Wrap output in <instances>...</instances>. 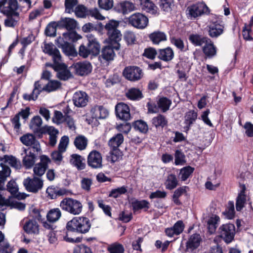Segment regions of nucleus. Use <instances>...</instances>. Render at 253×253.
Wrapping results in <instances>:
<instances>
[{"instance_id":"nucleus-1","label":"nucleus","mask_w":253,"mask_h":253,"mask_svg":"<svg viewBox=\"0 0 253 253\" xmlns=\"http://www.w3.org/2000/svg\"><path fill=\"white\" fill-rule=\"evenodd\" d=\"M91 227V223L88 218L84 217H75L68 221L66 224L68 231L86 233Z\"/></svg>"},{"instance_id":"nucleus-2","label":"nucleus","mask_w":253,"mask_h":253,"mask_svg":"<svg viewBox=\"0 0 253 253\" xmlns=\"http://www.w3.org/2000/svg\"><path fill=\"white\" fill-rule=\"evenodd\" d=\"M61 208L72 214L78 215L81 213L83 205L80 201L70 198L64 199L60 203Z\"/></svg>"},{"instance_id":"nucleus-3","label":"nucleus","mask_w":253,"mask_h":253,"mask_svg":"<svg viewBox=\"0 0 253 253\" xmlns=\"http://www.w3.org/2000/svg\"><path fill=\"white\" fill-rule=\"evenodd\" d=\"M119 22L115 20H110L104 26L107 34L112 42H119L121 40L122 34L118 29Z\"/></svg>"},{"instance_id":"nucleus-4","label":"nucleus","mask_w":253,"mask_h":253,"mask_svg":"<svg viewBox=\"0 0 253 253\" xmlns=\"http://www.w3.org/2000/svg\"><path fill=\"white\" fill-rule=\"evenodd\" d=\"M21 142L27 146H30L27 149L31 150L37 154L42 152V148L39 141L36 139V137L32 134L27 133L20 138Z\"/></svg>"},{"instance_id":"nucleus-5","label":"nucleus","mask_w":253,"mask_h":253,"mask_svg":"<svg viewBox=\"0 0 253 253\" xmlns=\"http://www.w3.org/2000/svg\"><path fill=\"white\" fill-rule=\"evenodd\" d=\"M17 0H0V12L4 15L19 13Z\"/></svg>"},{"instance_id":"nucleus-6","label":"nucleus","mask_w":253,"mask_h":253,"mask_svg":"<svg viewBox=\"0 0 253 253\" xmlns=\"http://www.w3.org/2000/svg\"><path fill=\"white\" fill-rule=\"evenodd\" d=\"M149 20L144 14L136 12L131 15L128 18V23L133 27L143 29L146 28L148 24Z\"/></svg>"},{"instance_id":"nucleus-7","label":"nucleus","mask_w":253,"mask_h":253,"mask_svg":"<svg viewBox=\"0 0 253 253\" xmlns=\"http://www.w3.org/2000/svg\"><path fill=\"white\" fill-rule=\"evenodd\" d=\"M23 184L28 191L37 193L42 188L43 181L37 177H34L33 178L28 177L24 180Z\"/></svg>"},{"instance_id":"nucleus-8","label":"nucleus","mask_w":253,"mask_h":253,"mask_svg":"<svg viewBox=\"0 0 253 253\" xmlns=\"http://www.w3.org/2000/svg\"><path fill=\"white\" fill-rule=\"evenodd\" d=\"M220 236L226 243H229L234 239L235 227L233 224H223L219 228Z\"/></svg>"},{"instance_id":"nucleus-9","label":"nucleus","mask_w":253,"mask_h":253,"mask_svg":"<svg viewBox=\"0 0 253 253\" xmlns=\"http://www.w3.org/2000/svg\"><path fill=\"white\" fill-rule=\"evenodd\" d=\"M188 14L191 18H196L203 14H208L210 9L204 2H199L188 7Z\"/></svg>"},{"instance_id":"nucleus-10","label":"nucleus","mask_w":253,"mask_h":253,"mask_svg":"<svg viewBox=\"0 0 253 253\" xmlns=\"http://www.w3.org/2000/svg\"><path fill=\"white\" fill-rule=\"evenodd\" d=\"M124 76L130 81H137L143 76L142 70L137 66H128L123 71Z\"/></svg>"},{"instance_id":"nucleus-11","label":"nucleus","mask_w":253,"mask_h":253,"mask_svg":"<svg viewBox=\"0 0 253 253\" xmlns=\"http://www.w3.org/2000/svg\"><path fill=\"white\" fill-rule=\"evenodd\" d=\"M40 159V162L36 164L34 167L33 171L35 175L41 176L45 173L51 160L48 156L44 155H41Z\"/></svg>"},{"instance_id":"nucleus-12","label":"nucleus","mask_w":253,"mask_h":253,"mask_svg":"<svg viewBox=\"0 0 253 253\" xmlns=\"http://www.w3.org/2000/svg\"><path fill=\"white\" fill-rule=\"evenodd\" d=\"M70 68L80 76H84L90 73L92 70L91 64L87 61L78 62L73 64Z\"/></svg>"},{"instance_id":"nucleus-13","label":"nucleus","mask_w":253,"mask_h":253,"mask_svg":"<svg viewBox=\"0 0 253 253\" xmlns=\"http://www.w3.org/2000/svg\"><path fill=\"white\" fill-rule=\"evenodd\" d=\"M113 45H109L105 46L102 50L101 57L106 61L113 60L115 53L114 49L118 50L120 48V44L119 42H113Z\"/></svg>"},{"instance_id":"nucleus-14","label":"nucleus","mask_w":253,"mask_h":253,"mask_svg":"<svg viewBox=\"0 0 253 253\" xmlns=\"http://www.w3.org/2000/svg\"><path fill=\"white\" fill-rule=\"evenodd\" d=\"M61 60L58 62H54V70L57 72L56 76L59 79L66 81L71 78L72 75L65 64L61 63Z\"/></svg>"},{"instance_id":"nucleus-15","label":"nucleus","mask_w":253,"mask_h":253,"mask_svg":"<svg viewBox=\"0 0 253 253\" xmlns=\"http://www.w3.org/2000/svg\"><path fill=\"white\" fill-rule=\"evenodd\" d=\"M42 48L45 53L48 54L52 57L53 62H58L59 61H61V56L60 53L53 43L44 42Z\"/></svg>"},{"instance_id":"nucleus-16","label":"nucleus","mask_w":253,"mask_h":253,"mask_svg":"<svg viewBox=\"0 0 253 253\" xmlns=\"http://www.w3.org/2000/svg\"><path fill=\"white\" fill-rule=\"evenodd\" d=\"M102 158L101 154L96 151H91L87 157V164L94 169L100 168L102 166Z\"/></svg>"},{"instance_id":"nucleus-17","label":"nucleus","mask_w":253,"mask_h":253,"mask_svg":"<svg viewBox=\"0 0 253 253\" xmlns=\"http://www.w3.org/2000/svg\"><path fill=\"white\" fill-rule=\"evenodd\" d=\"M117 116L121 120L127 121L130 119V110L126 104L123 102L118 103L115 107Z\"/></svg>"},{"instance_id":"nucleus-18","label":"nucleus","mask_w":253,"mask_h":253,"mask_svg":"<svg viewBox=\"0 0 253 253\" xmlns=\"http://www.w3.org/2000/svg\"><path fill=\"white\" fill-rule=\"evenodd\" d=\"M115 8L118 12L123 14H127L137 9L135 4L128 0H125L118 3Z\"/></svg>"},{"instance_id":"nucleus-19","label":"nucleus","mask_w":253,"mask_h":253,"mask_svg":"<svg viewBox=\"0 0 253 253\" xmlns=\"http://www.w3.org/2000/svg\"><path fill=\"white\" fill-rule=\"evenodd\" d=\"M62 36V37H59L56 40V43L60 48L68 42V41L75 42L81 38V37L75 32H68L63 33Z\"/></svg>"},{"instance_id":"nucleus-20","label":"nucleus","mask_w":253,"mask_h":253,"mask_svg":"<svg viewBox=\"0 0 253 253\" xmlns=\"http://www.w3.org/2000/svg\"><path fill=\"white\" fill-rule=\"evenodd\" d=\"M88 41L87 46L91 55L96 56L100 51V45L97 39L92 34H88L86 36Z\"/></svg>"},{"instance_id":"nucleus-21","label":"nucleus","mask_w":253,"mask_h":253,"mask_svg":"<svg viewBox=\"0 0 253 253\" xmlns=\"http://www.w3.org/2000/svg\"><path fill=\"white\" fill-rule=\"evenodd\" d=\"M208 28L209 34L211 38H217L223 33L224 30V26L219 21L211 22Z\"/></svg>"},{"instance_id":"nucleus-22","label":"nucleus","mask_w":253,"mask_h":253,"mask_svg":"<svg viewBox=\"0 0 253 253\" xmlns=\"http://www.w3.org/2000/svg\"><path fill=\"white\" fill-rule=\"evenodd\" d=\"M73 101L74 105L78 107H84L88 102L87 95L83 91L76 92L73 96Z\"/></svg>"},{"instance_id":"nucleus-23","label":"nucleus","mask_w":253,"mask_h":253,"mask_svg":"<svg viewBox=\"0 0 253 253\" xmlns=\"http://www.w3.org/2000/svg\"><path fill=\"white\" fill-rule=\"evenodd\" d=\"M91 117L96 120L105 119L108 116V111L102 106L96 105L90 110Z\"/></svg>"},{"instance_id":"nucleus-24","label":"nucleus","mask_w":253,"mask_h":253,"mask_svg":"<svg viewBox=\"0 0 253 253\" xmlns=\"http://www.w3.org/2000/svg\"><path fill=\"white\" fill-rule=\"evenodd\" d=\"M142 9L153 15H158V7L150 0H139Z\"/></svg>"},{"instance_id":"nucleus-25","label":"nucleus","mask_w":253,"mask_h":253,"mask_svg":"<svg viewBox=\"0 0 253 253\" xmlns=\"http://www.w3.org/2000/svg\"><path fill=\"white\" fill-rule=\"evenodd\" d=\"M28 151L27 149H25L24 151L26 155L23 157L22 162L23 166L26 169H30L34 166L36 162V156L34 154L35 152L32 150L27 153Z\"/></svg>"},{"instance_id":"nucleus-26","label":"nucleus","mask_w":253,"mask_h":253,"mask_svg":"<svg viewBox=\"0 0 253 253\" xmlns=\"http://www.w3.org/2000/svg\"><path fill=\"white\" fill-rule=\"evenodd\" d=\"M45 90L44 86H42V84L40 82H36L34 84V88L31 94H24L23 95V98L25 100L30 101L35 100L37 99L38 95L42 91Z\"/></svg>"},{"instance_id":"nucleus-27","label":"nucleus","mask_w":253,"mask_h":253,"mask_svg":"<svg viewBox=\"0 0 253 253\" xmlns=\"http://www.w3.org/2000/svg\"><path fill=\"white\" fill-rule=\"evenodd\" d=\"M23 229L27 233L29 234L37 235L40 232L38 222L33 219L26 221L23 226Z\"/></svg>"},{"instance_id":"nucleus-28","label":"nucleus","mask_w":253,"mask_h":253,"mask_svg":"<svg viewBox=\"0 0 253 253\" xmlns=\"http://www.w3.org/2000/svg\"><path fill=\"white\" fill-rule=\"evenodd\" d=\"M6 18L4 20V25L6 27L14 28L17 27L20 21V14L5 15Z\"/></svg>"},{"instance_id":"nucleus-29","label":"nucleus","mask_w":253,"mask_h":253,"mask_svg":"<svg viewBox=\"0 0 253 253\" xmlns=\"http://www.w3.org/2000/svg\"><path fill=\"white\" fill-rule=\"evenodd\" d=\"M7 189L11 195L18 200L24 199L26 197L24 193L18 192V186L14 181L10 180L8 182L7 184Z\"/></svg>"},{"instance_id":"nucleus-30","label":"nucleus","mask_w":253,"mask_h":253,"mask_svg":"<svg viewBox=\"0 0 253 253\" xmlns=\"http://www.w3.org/2000/svg\"><path fill=\"white\" fill-rule=\"evenodd\" d=\"M11 173V169L8 166L0 164V190L3 189L4 183L6 179Z\"/></svg>"},{"instance_id":"nucleus-31","label":"nucleus","mask_w":253,"mask_h":253,"mask_svg":"<svg viewBox=\"0 0 253 253\" xmlns=\"http://www.w3.org/2000/svg\"><path fill=\"white\" fill-rule=\"evenodd\" d=\"M42 118L39 116H36L31 120L29 126L34 132L42 133Z\"/></svg>"},{"instance_id":"nucleus-32","label":"nucleus","mask_w":253,"mask_h":253,"mask_svg":"<svg viewBox=\"0 0 253 253\" xmlns=\"http://www.w3.org/2000/svg\"><path fill=\"white\" fill-rule=\"evenodd\" d=\"M201 241V238L199 234H194L189 238L186 243L187 250L193 251L197 249L200 245Z\"/></svg>"},{"instance_id":"nucleus-33","label":"nucleus","mask_w":253,"mask_h":253,"mask_svg":"<svg viewBox=\"0 0 253 253\" xmlns=\"http://www.w3.org/2000/svg\"><path fill=\"white\" fill-rule=\"evenodd\" d=\"M0 161L3 165H9L16 169H20L21 167L20 161L12 156L5 155L0 158Z\"/></svg>"},{"instance_id":"nucleus-34","label":"nucleus","mask_w":253,"mask_h":253,"mask_svg":"<svg viewBox=\"0 0 253 253\" xmlns=\"http://www.w3.org/2000/svg\"><path fill=\"white\" fill-rule=\"evenodd\" d=\"M77 22L73 18H63L58 22V26L65 28L68 30H74L76 28Z\"/></svg>"},{"instance_id":"nucleus-35","label":"nucleus","mask_w":253,"mask_h":253,"mask_svg":"<svg viewBox=\"0 0 253 253\" xmlns=\"http://www.w3.org/2000/svg\"><path fill=\"white\" fill-rule=\"evenodd\" d=\"M174 57V52L170 47H167L161 49L158 52V57L164 61H169L171 60Z\"/></svg>"},{"instance_id":"nucleus-36","label":"nucleus","mask_w":253,"mask_h":253,"mask_svg":"<svg viewBox=\"0 0 253 253\" xmlns=\"http://www.w3.org/2000/svg\"><path fill=\"white\" fill-rule=\"evenodd\" d=\"M47 133L49 135V144L51 146H54L57 142V135L59 133V131L53 126H45Z\"/></svg>"},{"instance_id":"nucleus-37","label":"nucleus","mask_w":253,"mask_h":253,"mask_svg":"<svg viewBox=\"0 0 253 253\" xmlns=\"http://www.w3.org/2000/svg\"><path fill=\"white\" fill-rule=\"evenodd\" d=\"M84 159L77 154H73L71 156L70 163L76 167L78 169L82 170L85 168V164L84 162Z\"/></svg>"},{"instance_id":"nucleus-38","label":"nucleus","mask_w":253,"mask_h":253,"mask_svg":"<svg viewBox=\"0 0 253 253\" xmlns=\"http://www.w3.org/2000/svg\"><path fill=\"white\" fill-rule=\"evenodd\" d=\"M205 45L203 48V51L205 54L208 57L211 58L216 54V47L211 41L209 39V41L206 42Z\"/></svg>"},{"instance_id":"nucleus-39","label":"nucleus","mask_w":253,"mask_h":253,"mask_svg":"<svg viewBox=\"0 0 253 253\" xmlns=\"http://www.w3.org/2000/svg\"><path fill=\"white\" fill-rule=\"evenodd\" d=\"M61 216V212L58 208L50 210L46 214L48 221L50 223H54L58 221Z\"/></svg>"},{"instance_id":"nucleus-40","label":"nucleus","mask_w":253,"mask_h":253,"mask_svg":"<svg viewBox=\"0 0 253 253\" xmlns=\"http://www.w3.org/2000/svg\"><path fill=\"white\" fill-rule=\"evenodd\" d=\"M152 124L156 128H163L168 125V120L165 116L159 114L156 117H154L151 121Z\"/></svg>"},{"instance_id":"nucleus-41","label":"nucleus","mask_w":253,"mask_h":253,"mask_svg":"<svg viewBox=\"0 0 253 253\" xmlns=\"http://www.w3.org/2000/svg\"><path fill=\"white\" fill-rule=\"evenodd\" d=\"M124 140L123 134L118 133L109 140L108 144L112 149H117L123 143Z\"/></svg>"},{"instance_id":"nucleus-42","label":"nucleus","mask_w":253,"mask_h":253,"mask_svg":"<svg viewBox=\"0 0 253 253\" xmlns=\"http://www.w3.org/2000/svg\"><path fill=\"white\" fill-rule=\"evenodd\" d=\"M197 118V114L194 111H190L186 114L184 123L186 126L184 127L186 130L189 129L191 125L196 121Z\"/></svg>"},{"instance_id":"nucleus-43","label":"nucleus","mask_w":253,"mask_h":253,"mask_svg":"<svg viewBox=\"0 0 253 253\" xmlns=\"http://www.w3.org/2000/svg\"><path fill=\"white\" fill-rule=\"evenodd\" d=\"M219 221V217L216 215H212L208 219L207 222L208 228L209 232L211 234L215 232V230L218 226V222Z\"/></svg>"},{"instance_id":"nucleus-44","label":"nucleus","mask_w":253,"mask_h":253,"mask_svg":"<svg viewBox=\"0 0 253 253\" xmlns=\"http://www.w3.org/2000/svg\"><path fill=\"white\" fill-rule=\"evenodd\" d=\"M189 41L196 46H201L206 42L209 41L207 37H203L198 34H192L189 36Z\"/></svg>"},{"instance_id":"nucleus-45","label":"nucleus","mask_w":253,"mask_h":253,"mask_svg":"<svg viewBox=\"0 0 253 253\" xmlns=\"http://www.w3.org/2000/svg\"><path fill=\"white\" fill-rule=\"evenodd\" d=\"M187 186H182L176 189L172 196V201L176 205H180L181 202L179 200V198L182 195L186 193Z\"/></svg>"},{"instance_id":"nucleus-46","label":"nucleus","mask_w":253,"mask_h":253,"mask_svg":"<svg viewBox=\"0 0 253 253\" xmlns=\"http://www.w3.org/2000/svg\"><path fill=\"white\" fill-rule=\"evenodd\" d=\"M149 38L155 44H159L160 42L165 41L167 36L164 32L158 31L151 34Z\"/></svg>"},{"instance_id":"nucleus-47","label":"nucleus","mask_w":253,"mask_h":253,"mask_svg":"<svg viewBox=\"0 0 253 253\" xmlns=\"http://www.w3.org/2000/svg\"><path fill=\"white\" fill-rule=\"evenodd\" d=\"M73 13L78 18H84L88 16V9L84 5L79 4Z\"/></svg>"},{"instance_id":"nucleus-48","label":"nucleus","mask_w":253,"mask_h":253,"mask_svg":"<svg viewBox=\"0 0 253 253\" xmlns=\"http://www.w3.org/2000/svg\"><path fill=\"white\" fill-rule=\"evenodd\" d=\"M167 189L172 190L175 188L178 185V180L176 176L173 174H169L165 183Z\"/></svg>"},{"instance_id":"nucleus-49","label":"nucleus","mask_w":253,"mask_h":253,"mask_svg":"<svg viewBox=\"0 0 253 253\" xmlns=\"http://www.w3.org/2000/svg\"><path fill=\"white\" fill-rule=\"evenodd\" d=\"M246 202V196L244 190L241 191L236 199V209L237 211H241L245 206Z\"/></svg>"},{"instance_id":"nucleus-50","label":"nucleus","mask_w":253,"mask_h":253,"mask_svg":"<svg viewBox=\"0 0 253 253\" xmlns=\"http://www.w3.org/2000/svg\"><path fill=\"white\" fill-rule=\"evenodd\" d=\"M171 104V101L167 97H161L158 102V106L163 112H166L169 110Z\"/></svg>"},{"instance_id":"nucleus-51","label":"nucleus","mask_w":253,"mask_h":253,"mask_svg":"<svg viewBox=\"0 0 253 253\" xmlns=\"http://www.w3.org/2000/svg\"><path fill=\"white\" fill-rule=\"evenodd\" d=\"M74 144L76 148L80 150L85 149L87 144V139L84 136L79 135L75 138Z\"/></svg>"},{"instance_id":"nucleus-52","label":"nucleus","mask_w":253,"mask_h":253,"mask_svg":"<svg viewBox=\"0 0 253 253\" xmlns=\"http://www.w3.org/2000/svg\"><path fill=\"white\" fill-rule=\"evenodd\" d=\"M158 4L161 10L166 12H170L173 6L172 0H159Z\"/></svg>"},{"instance_id":"nucleus-53","label":"nucleus","mask_w":253,"mask_h":253,"mask_svg":"<svg viewBox=\"0 0 253 253\" xmlns=\"http://www.w3.org/2000/svg\"><path fill=\"white\" fill-rule=\"evenodd\" d=\"M126 96L131 100H137L142 98V94L137 88H132L126 93Z\"/></svg>"},{"instance_id":"nucleus-54","label":"nucleus","mask_w":253,"mask_h":253,"mask_svg":"<svg viewBox=\"0 0 253 253\" xmlns=\"http://www.w3.org/2000/svg\"><path fill=\"white\" fill-rule=\"evenodd\" d=\"M79 4L78 0H65V11L71 14L73 13Z\"/></svg>"},{"instance_id":"nucleus-55","label":"nucleus","mask_w":253,"mask_h":253,"mask_svg":"<svg viewBox=\"0 0 253 253\" xmlns=\"http://www.w3.org/2000/svg\"><path fill=\"white\" fill-rule=\"evenodd\" d=\"M58 23L51 22L47 25L45 30V34L47 36L54 37L56 36V26Z\"/></svg>"},{"instance_id":"nucleus-56","label":"nucleus","mask_w":253,"mask_h":253,"mask_svg":"<svg viewBox=\"0 0 253 253\" xmlns=\"http://www.w3.org/2000/svg\"><path fill=\"white\" fill-rule=\"evenodd\" d=\"M194 169L190 166H187L181 169L180 171V175L182 181L186 180L193 172Z\"/></svg>"},{"instance_id":"nucleus-57","label":"nucleus","mask_w":253,"mask_h":253,"mask_svg":"<svg viewBox=\"0 0 253 253\" xmlns=\"http://www.w3.org/2000/svg\"><path fill=\"white\" fill-rule=\"evenodd\" d=\"M108 250L110 253H124V248L122 245L115 243L108 246Z\"/></svg>"},{"instance_id":"nucleus-58","label":"nucleus","mask_w":253,"mask_h":253,"mask_svg":"<svg viewBox=\"0 0 253 253\" xmlns=\"http://www.w3.org/2000/svg\"><path fill=\"white\" fill-rule=\"evenodd\" d=\"M224 214L228 219H232L235 216V209L234 202L229 201L227 204V207L224 212Z\"/></svg>"},{"instance_id":"nucleus-59","label":"nucleus","mask_w":253,"mask_h":253,"mask_svg":"<svg viewBox=\"0 0 253 253\" xmlns=\"http://www.w3.org/2000/svg\"><path fill=\"white\" fill-rule=\"evenodd\" d=\"M60 83L57 81H50L44 86V89L48 92L54 91L60 87Z\"/></svg>"},{"instance_id":"nucleus-60","label":"nucleus","mask_w":253,"mask_h":253,"mask_svg":"<svg viewBox=\"0 0 253 253\" xmlns=\"http://www.w3.org/2000/svg\"><path fill=\"white\" fill-rule=\"evenodd\" d=\"M97 2L99 7L105 10L111 9L114 5L113 0H98Z\"/></svg>"},{"instance_id":"nucleus-61","label":"nucleus","mask_w":253,"mask_h":253,"mask_svg":"<svg viewBox=\"0 0 253 253\" xmlns=\"http://www.w3.org/2000/svg\"><path fill=\"white\" fill-rule=\"evenodd\" d=\"M175 164L176 165H183L185 164V155L179 150H176L175 152Z\"/></svg>"},{"instance_id":"nucleus-62","label":"nucleus","mask_w":253,"mask_h":253,"mask_svg":"<svg viewBox=\"0 0 253 253\" xmlns=\"http://www.w3.org/2000/svg\"><path fill=\"white\" fill-rule=\"evenodd\" d=\"M149 203L145 200L134 201L132 202L131 206L133 210L135 211L144 208H148Z\"/></svg>"},{"instance_id":"nucleus-63","label":"nucleus","mask_w":253,"mask_h":253,"mask_svg":"<svg viewBox=\"0 0 253 253\" xmlns=\"http://www.w3.org/2000/svg\"><path fill=\"white\" fill-rule=\"evenodd\" d=\"M88 15L96 20H103L105 19V17L101 14L99 10L96 7L88 9Z\"/></svg>"},{"instance_id":"nucleus-64","label":"nucleus","mask_w":253,"mask_h":253,"mask_svg":"<svg viewBox=\"0 0 253 253\" xmlns=\"http://www.w3.org/2000/svg\"><path fill=\"white\" fill-rule=\"evenodd\" d=\"M134 128L139 131L145 133L148 130V126L146 123L142 121H137L133 125Z\"/></svg>"}]
</instances>
